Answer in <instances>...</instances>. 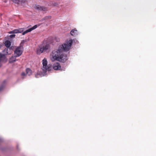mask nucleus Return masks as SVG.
I'll return each mask as SVG.
<instances>
[{
    "mask_svg": "<svg viewBox=\"0 0 156 156\" xmlns=\"http://www.w3.org/2000/svg\"><path fill=\"white\" fill-rule=\"evenodd\" d=\"M73 44L72 39L67 40L65 43L60 45L57 50L53 51L51 54V59L52 61L59 60V57L63 51H67L70 49Z\"/></svg>",
    "mask_w": 156,
    "mask_h": 156,
    "instance_id": "nucleus-1",
    "label": "nucleus"
},
{
    "mask_svg": "<svg viewBox=\"0 0 156 156\" xmlns=\"http://www.w3.org/2000/svg\"><path fill=\"white\" fill-rule=\"evenodd\" d=\"M42 70L44 72L50 71L51 69V66L50 64L48 65V62L46 58H44L42 61Z\"/></svg>",
    "mask_w": 156,
    "mask_h": 156,
    "instance_id": "nucleus-2",
    "label": "nucleus"
},
{
    "mask_svg": "<svg viewBox=\"0 0 156 156\" xmlns=\"http://www.w3.org/2000/svg\"><path fill=\"white\" fill-rule=\"evenodd\" d=\"M50 50V45L49 44H46L42 47L40 48L37 50V54H40L42 53L43 51L48 52Z\"/></svg>",
    "mask_w": 156,
    "mask_h": 156,
    "instance_id": "nucleus-3",
    "label": "nucleus"
},
{
    "mask_svg": "<svg viewBox=\"0 0 156 156\" xmlns=\"http://www.w3.org/2000/svg\"><path fill=\"white\" fill-rule=\"evenodd\" d=\"M23 48L22 46H20L16 48L14 51L15 54L16 55V57H19L23 53Z\"/></svg>",
    "mask_w": 156,
    "mask_h": 156,
    "instance_id": "nucleus-4",
    "label": "nucleus"
},
{
    "mask_svg": "<svg viewBox=\"0 0 156 156\" xmlns=\"http://www.w3.org/2000/svg\"><path fill=\"white\" fill-rule=\"evenodd\" d=\"M59 60H58V61L64 62L67 59V55L64 54H61L59 57Z\"/></svg>",
    "mask_w": 156,
    "mask_h": 156,
    "instance_id": "nucleus-5",
    "label": "nucleus"
},
{
    "mask_svg": "<svg viewBox=\"0 0 156 156\" xmlns=\"http://www.w3.org/2000/svg\"><path fill=\"white\" fill-rule=\"evenodd\" d=\"M34 8L38 10L43 11L45 12L47 10V8L39 5H35L34 6Z\"/></svg>",
    "mask_w": 156,
    "mask_h": 156,
    "instance_id": "nucleus-6",
    "label": "nucleus"
},
{
    "mask_svg": "<svg viewBox=\"0 0 156 156\" xmlns=\"http://www.w3.org/2000/svg\"><path fill=\"white\" fill-rule=\"evenodd\" d=\"M37 25H34L33 27H31V28H29L28 30H26L25 31H24V32H23L22 33V35H24L25 34H27V33H28V32H30L32 30H33L35 29H36L37 28Z\"/></svg>",
    "mask_w": 156,
    "mask_h": 156,
    "instance_id": "nucleus-7",
    "label": "nucleus"
},
{
    "mask_svg": "<svg viewBox=\"0 0 156 156\" xmlns=\"http://www.w3.org/2000/svg\"><path fill=\"white\" fill-rule=\"evenodd\" d=\"M61 66L58 62L54 63L53 65V69L55 70H59L60 69Z\"/></svg>",
    "mask_w": 156,
    "mask_h": 156,
    "instance_id": "nucleus-8",
    "label": "nucleus"
},
{
    "mask_svg": "<svg viewBox=\"0 0 156 156\" xmlns=\"http://www.w3.org/2000/svg\"><path fill=\"white\" fill-rule=\"evenodd\" d=\"M70 34L73 36H76L77 34V30L76 28H74L71 31Z\"/></svg>",
    "mask_w": 156,
    "mask_h": 156,
    "instance_id": "nucleus-9",
    "label": "nucleus"
},
{
    "mask_svg": "<svg viewBox=\"0 0 156 156\" xmlns=\"http://www.w3.org/2000/svg\"><path fill=\"white\" fill-rule=\"evenodd\" d=\"M12 1L13 2L17 4H19L20 3H24L26 1L25 0H12Z\"/></svg>",
    "mask_w": 156,
    "mask_h": 156,
    "instance_id": "nucleus-10",
    "label": "nucleus"
},
{
    "mask_svg": "<svg viewBox=\"0 0 156 156\" xmlns=\"http://www.w3.org/2000/svg\"><path fill=\"white\" fill-rule=\"evenodd\" d=\"M5 44L6 47L9 48L11 46V43L9 41L6 40L5 43Z\"/></svg>",
    "mask_w": 156,
    "mask_h": 156,
    "instance_id": "nucleus-11",
    "label": "nucleus"
},
{
    "mask_svg": "<svg viewBox=\"0 0 156 156\" xmlns=\"http://www.w3.org/2000/svg\"><path fill=\"white\" fill-rule=\"evenodd\" d=\"M21 33V31H20L19 30H18V29H15L14 30L10 31L9 32V34H15V33Z\"/></svg>",
    "mask_w": 156,
    "mask_h": 156,
    "instance_id": "nucleus-12",
    "label": "nucleus"
},
{
    "mask_svg": "<svg viewBox=\"0 0 156 156\" xmlns=\"http://www.w3.org/2000/svg\"><path fill=\"white\" fill-rule=\"evenodd\" d=\"M6 81L4 80L3 81V83L2 84V85L0 87V92L2 91L4 89V88L5 87V84H6Z\"/></svg>",
    "mask_w": 156,
    "mask_h": 156,
    "instance_id": "nucleus-13",
    "label": "nucleus"
},
{
    "mask_svg": "<svg viewBox=\"0 0 156 156\" xmlns=\"http://www.w3.org/2000/svg\"><path fill=\"white\" fill-rule=\"evenodd\" d=\"M16 56H12L10 58L9 62L13 63L15 62L16 61Z\"/></svg>",
    "mask_w": 156,
    "mask_h": 156,
    "instance_id": "nucleus-14",
    "label": "nucleus"
},
{
    "mask_svg": "<svg viewBox=\"0 0 156 156\" xmlns=\"http://www.w3.org/2000/svg\"><path fill=\"white\" fill-rule=\"evenodd\" d=\"M26 74L29 76L31 75L32 74V70L29 68H27L26 69Z\"/></svg>",
    "mask_w": 156,
    "mask_h": 156,
    "instance_id": "nucleus-15",
    "label": "nucleus"
},
{
    "mask_svg": "<svg viewBox=\"0 0 156 156\" xmlns=\"http://www.w3.org/2000/svg\"><path fill=\"white\" fill-rule=\"evenodd\" d=\"M5 58V56L4 54L0 53V61L1 62Z\"/></svg>",
    "mask_w": 156,
    "mask_h": 156,
    "instance_id": "nucleus-16",
    "label": "nucleus"
},
{
    "mask_svg": "<svg viewBox=\"0 0 156 156\" xmlns=\"http://www.w3.org/2000/svg\"><path fill=\"white\" fill-rule=\"evenodd\" d=\"M41 76V75L38 73H36L35 76V77L36 78H38L39 76Z\"/></svg>",
    "mask_w": 156,
    "mask_h": 156,
    "instance_id": "nucleus-17",
    "label": "nucleus"
},
{
    "mask_svg": "<svg viewBox=\"0 0 156 156\" xmlns=\"http://www.w3.org/2000/svg\"><path fill=\"white\" fill-rule=\"evenodd\" d=\"M51 16H46L45 17L44 19H51Z\"/></svg>",
    "mask_w": 156,
    "mask_h": 156,
    "instance_id": "nucleus-18",
    "label": "nucleus"
},
{
    "mask_svg": "<svg viewBox=\"0 0 156 156\" xmlns=\"http://www.w3.org/2000/svg\"><path fill=\"white\" fill-rule=\"evenodd\" d=\"M16 36V35L14 34H11L9 36L11 38L14 37Z\"/></svg>",
    "mask_w": 156,
    "mask_h": 156,
    "instance_id": "nucleus-19",
    "label": "nucleus"
},
{
    "mask_svg": "<svg viewBox=\"0 0 156 156\" xmlns=\"http://www.w3.org/2000/svg\"><path fill=\"white\" fill-rule=\"evenodd\" d=\"M26 75V74L25 73L23 72L21 74V76H24Z\"/></svg>",
    "mask_w": 156,
    "mask_h": 156,
    "instance_id": "nucleus-20",
    "label": "nucleus"
},
{
    "mask_svg": "<svg viewBox=\"0 0 156 156\" xmlns=\"http://www.w3.org/2000/svg\"><path fill=\"white\" fill-rule=\"evenodd\" d=\"M18 30H19L20 31H21V33L23 31V30L22 28H20L19 29H18Z\"/></svg>",
    "mask_w": 156,
    "mask_h": 156,
    "instance_id": "nucleus-21",
    "label": "nucleus"
},
{
    "mask_svg": "<svg viewBox=\"0 0 156 156\" xmlns=\"http://www.w3.org/2000/svg\"><path fill=\"white\" fill-rule=\"evenodd\" d=\"M3 46V44L2 43H0V48H1Z\"/></svg>",
    "mask_w": 156,
    "mask_h": 156,
    "instance_id": "nucleus-22",
    "label": "nucleus"
},
{
    "mask_svg": "<svg viewBox=\"0 0 156 156\" xmlns=\"http://www.w3.org/2000/svg\"><path fill=\"white\" fill-rule=\"evenodd\" d=\"M7 54H8V55H10V54H11V53H9V52H8L7 51Z\"/></svg>",
    "mask_w": 156,
    "mask_h": 156,
    "instance_id": "nucleus-23",
    "label": "nucleus"
},
{
    "mask_svg": "<svg viewBox=\"0 0 156 156\" xmlns=\"http://www.w3.org/2000/svg\"><path fill=\"white\" fill-rule=\"evenodd\" d=\"M1 66H2V65H1V64L0 63V67H1Z\"/></svg>",
    "mask_w": 156,
    "mask_h": 156,
    "instance_id": "nucleus-24",
    "label": "nucleus"
},
{
    "mask_svg": "<svg viewBox=\"0 0 156 156\" xmlns=\"http://www.w3.org/2000/svg\"><path fill=\"white\" fill-rule=\"evenodd\" d=\"M9 50H11V49H10V48H9Z\"/></svg>",
    "mask_w": 156,
    "mask_h": 156,
    "instance_id": "nucleus-25",
    "label": "nucleus"
},
{
    "mask_svg": "<svg viewBox=\"0 0 156 156\" xmlns=\"http://www.w3.org/2000/svg\"><path fill=\"white\" fill-rule=\"evenodd\" d=\"M30 26H29L28 27H29Z\"/></svg>",
    "mask_w": 156,
    "mask_h": 156,
    "instance_id": "nucleus-26",
    "label": "nucleus"
},
{
    "mask_svg": "<svg viewBox=\"0 0 156 156\" xmlns=\"http://www.w3.org/2000/svg\"><path fill=\"white\" fill-rule=\"evenodd\" d=\"M8 49H7V51H8Z\"/></svg>",
    "mask_w": 156,
    "mask_h": 156,
    "instance_id": "nucleus-27",
    "label": "nucleus"
}]
</instances>
